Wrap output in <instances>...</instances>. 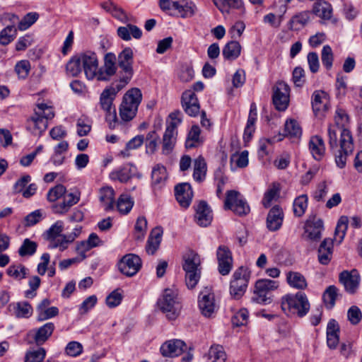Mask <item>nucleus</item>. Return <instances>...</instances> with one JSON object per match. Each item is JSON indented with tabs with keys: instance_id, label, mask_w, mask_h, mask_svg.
<instances>
[{
	"instance_id": "obj_1",
	"label": "nucleus",
	"mask_w": 362,
	"mask_h": 362,
	"mask_svg": "<svg viewBox=\"0 0 362 362\" xmlns=\"http://www.w3.org/2000/svg\"><path fill=\"white\" fill-rule=\"evenodd\" d=\"M125 86L117 83L115 86H109L105 88L100 96V107L106 112L105 119L111 129L118 128L121 124L117 116V112L113 107V100L117 94Z\"/></svg>"
},
{
	"instance_id": "obj_2",
	"label": "nucleus",
	"mask_w": 362,
	"mask_h": 362,
	"mask_svg": "<svg viewBox=\"0 0 362 362\" xmlns=\"http://www.w3.org/2000/svg\"><path fill=\"white\" fill-rule=\"evenodd\" d=\"M142 100V94L140 89L133 88L129 89L123 96L122 101L119 107L120 119L119 122L122 127L124 122L133 119L138 111V107Z\"/></svg>"
},
{
	"instance_id": "obj_3",
	"label": "nucleus",
	"mask_w": 362,
	"mask_h": 362,
	"mask_svg": "<svg viewBox=\"0 0 362 362\" xmlns=\"http://www.w3.org/2000/svg\"><path fill=\"white\" fill-rule=\"evenodd\" d=\"M34 112L27 121L28 129L33 135L40 136L47 128V120L54 117V112L52 107L45 103L37 104Z\"/></svg>"
},
{
	"instance_id": "obj_4",
	"label": "nucleus",
	"mask_w": 362,
	"mask_h": 362,
	"mask_svg": "<svg viewBox=\"0 0 362 362\" xmlns=\"http://www.w3.org/2000/svg\"><path fill=\"white\" fill-rule=\"evenodd\" d=\"M310 307L306 295L302 292H298L296 295H286L281 298V308L287 315H296L303 317L308 314Z\"/></svg>"
},
{
	"instance_id": "obj_5",
	"label": "nucleus",
	"mask_w": 362,
	"mask_h": 362,
	"mask_svg": "<svg viewBox=\"0 0 362 362\" xmlns=\"http://www.w3.org/2000/svg\"><path fill=\"white\" fill-rule=\"evenodd\" d=\"M182 268L185 272V282L188 288H193L197 284L201 276L200 258L197 253L188 251L183 256Z\"/></svg>"
},
{
	"instance_id": "obj_6",
	"label": "nucleus",
	"mask_w": 362,
	"mask_h": 362,
	"mask_svg": "<svg viewBox=\"0 0 362 362\" xmlns=\"http://www.w3.org/2000/svg\"><path fill=\"white\" fill-rule=\"evenodd\" d=\"M157 306L170 320H175L180 315L182 308L177 295L169 288L165 289L158 298Z\"/></svg>"
},
{
	"instance_id": "obj_7",
	"label": "nucleus",
	"mask_w": 362,
	"mask_h": 362,
	"mask_svg": "<svg viewBox=\"0 0 362 362\" xmlns=\"http://www.w3.org/2000/svg\"><path fill=\"white\" fill-rule=\"evenodd\" d=\"M117 62L119 67L117 72L118 83L126 86L134 75V52L130 47H125L118 54Z\"/></svg>"
},
{
	"instance_id": "obj_8",
	"label": "nucleus",
	"mask_w": 362,
	"mask_h": 362,
	"mask_svg": "<svg viewBox=\"0 0 362 362\" xmlns=\"http://www.w3.org/2000/svg\"><path fill=\"white\" fill-rule=\"evenodd\" d=\"M182 115L180 110L174 111L169 115L170 121L167 122V127L162 141L164 154L170 153L175 144L177 134V127L182 122Z\"/></svg>"
},
{
	"instance_id": "obj_9",
	"label": "nucleus",
	"mask_w": 362,
	"mask_h": 362,
	"mask_svg": "<svg viewBox=\"0 0 362 362\" xmlns=\"http://www.w3.org/2000/svg\"><path fill=\"white\" fill-rule=\"evenodd\" d=\"M250 272L244 267H240L233 273L230 283V294L233 298L238 300L245 294L249 280Z\"/></svg>"
},
{
	"instance_id": "obj_10",
	"label": "nucleus",
	"mask_w": 362,
	"mask_h": 362,
	"mask_svg": "<svg viewBox=\"0 0 362 362\" xmlns=\"http://www.w3.org/2000/svg\"><path fill=\"white\" fill-rule=\"evenodd\" d=\"M279 287L276 281L262 279L255 283L252 300L260 304H268L272 302V291Z\"/></svg>"
},
{
	"instance_id": "obj_11",
	"label": "nucleus",
	"mask_w": 362,
	"mask_h": 362,
	"mask_svg": "<svg viewBox=\"0 0 362 362\" xmlns=\"http://www.w3.org/2000/svg\"><path fill=\"white\" fill-rule=\"evenodd\" d=\"M224 209L231 210L240 216L247 215L250 211L247 202L243 198L240 192L235 190L227 191Z\"/></svg>"
},
{
	"instance_id": "obj_12",
	"label": "nucleus",
	"mask_w": 362,
	"mask_h": 362,
	"mask_svg": "<svg viewBox=\"0 0 362 362\" xmlns=\"http://www.w3.org/2000/svg\"><path fill=\"white\" fill-rule=\"evenodd\" d=\"M340 149L339 153L335 156V162L340 168H344L346 163L347 157L354 151V142L351 132L349 129H343L339 140Z\"/></svg>"
},
{
	"instance_id": "obj_13",
	"label": "nucleus",
	"mask_w": 362,
	"mask_h": 362,
	"mask_svg": "<svg viewBox=\"0 0 362 362\" xmlns=\"http://www.w3.org/2000/svg\"><path fill=\"white\" fill-rule=\"evenodd\" d=\"M83 71L88 80L97 78L99 69V62L97 54L91 51H86L78 54Z\"/></svg>"
},
{
	"instance_id": "obj_14",
	"label": "nucleus",
	"mask_w": 362,
	"mask_h": 362,
	"mask_svg": "<svg viewBox=\"0 0 362 362\" xmlns=\"http://www.w3.org/2000/svg\"><path fill=\"white\" fill-rule=\"evenodd\" d=\"M119 69L117 62V57L112 52H107L103 58V65L99 68L97 79L98 81H107L115 76H117Z\"/></svg>"
},
{
	"instance_id": "obj_15",
	"label": "nucleus",
	"mask_w": 362,
	"mask_h": 362,
	"mask_svg": "<svg viewBox=\"0 0 362 362\" xmlns=\"http://www.w3.org/2000/svg\"><path fill=\"white\" fill-rule=\"evenodd\" d=\"M141 267V259L134 254L124 255L118 263L119 270L127 276H134Z\"/></svg>"
},
{
	"instance_id": "obj_16",
	"label": "nucleus",
	"mask_w": 362,
	"mask_h": 362,
	"mask_svg": "<svg viewBox=\"0 0 362 362\" xmlns=\"http://www.w3.org/2000/svg\"><path fill=\"white\" fill-rule=\"evenodd\" d=\"M80 198L81 192L78 190L69 193L66 192L62 197L61 202L52 206V211L55 214L64 215L80 201Z\"/></svg>"
},
{
	"instance_id": "obj_17",
	"label": "nucleus",
	"mask_w": 362,
	"mask_h": 362,
	"mask_svg": "<svg viewBox=\"0 0 362 362\" xmlns=\"http://www.w3.org/2000/svg\"><path fill=\"white\" fill-rule=\"evenodd\" d=\"M289 86L284 81L278 82L273 94V103L279 111H284L289 103Z\"/></svg>"
},
{
	"instance_id": "obj_18",
	"label": "nucleus",
	"mask_w": 362,
	"mask_h": 362,
	"mask_svg": "<svg viewBox=\"0 0 362 362\" xmlns=\"http://www.w3.org/2000/svg\"><path fill=\"white\" fill-rule=\"evenodd\" d=\"M312 107L316 117H323L329 109V95L321 90H315L312 95Z\"/></svg>"
},
{
	"instance_id": "obj_19",
	"label": "nucleus",
	"mask_w": 362,
	"mask_h": 362,
	"mask_svg": "<svg viewBox=\"0 0 362 362\" xmlns=\"http://www.w3.org/2000/svg\"><path fill=\"white\" fill-rule=\"evenodd\" d=\"M218 263V272L223 275H228L233 268V257L230 250L225 245H220L216 252Z\"/></svg>"
},
{
	"instance_id": "obj_20",
	"label": "nucleus",
	"mask_w": 362,
	"mask_h": 362,
	"mask_svg": "<svg viewBox=\"0 0 362 362\" xmlns=\"http://www.w3.org/2000/svg\"><path fill=\"white\" fill-rule=\"evenodd\" d=\"M182 107L190 117H196L200 112L199 100L193 90H187L182 93Z\"/></svg>"
},
{
	"instance_id": "obj_21",
	"label": "nucleus",
	"mask_w": 362,
	"mask_h": 362,
	"mask_svg": "<svg viewBox=\"0 0 362 362\" xmlns=\"http://www.w3.org/2000/svg\"><path fill=\"white\" fill-rule=\"evenodd\" d=\"M199 308L205 317H211L216 310L214 295L211 290L205 288L199 296Z\"/></svg>"
},
{
	"instance_id": "obj_22",
	"label": "nucleus",
	"mask_w": 362,
	"mask_h": 362,
	"mask_svg": "<svg viewBox=\"0 0 362 362\" xmlns=\"http://www.w3.org/2000/svg\"><path fill=\"white\" fill-rule=\"evenodd\" d=\"M339 281L348 293L353 294L358 288L360 276L356 269L351 272L344 270L339 274Z\"/></svg>"
},
{
	"instance_id": "obj_23",
	"label": "nucleus",
	"mask_w": 362,
	"mask_h": 362,
	"mask_svg": "<svg viewBox=\"0 0 362 362\" xmlns=\"http://www.w3.org/2000/svg\"><path fill=\"white\" fill-rule=\"evenodd\" d=\"M213 219L212 211L204 201H201L196 207L195 221L202 227H206L211 224Z\"/></svg>"
},
{
	"instance_id": "obj_24",
	"label": "nucleus",
	"mask_w": 362,
	"mask_h": 362,
	"mask_svg": "<svg viewBox=\"0 0 362 362\" xmlns=\"http://www.w3.org/2000/svg\"><path fill=\"white\" fill-rule=\"evenodd\" d=\"M175 195L181 206L187 208L189 206L193 192L188 183H181L175 186Z\"/></svg>"
},
{
	"instance_id": "obj_25",
	"label": "nucleus",
	"mask_w": 362,
	"mask_h": 362,
	"mask_svg": "<svg viewBox=\"0 0 362 362\" xmlns=\"http://www.w3.org/2000/svg\"><path fill=\"white\" fill-rule=\"evenodd\" d=\"M323 230L324 223L321 218L313 216L307 221L305 232L310 240L314 241L320 240Z\"/></svg>"
},
{
	"instance_id": "obj_26",
	"label": "nucleus",
	"mask_w": 362,
	"mask_h": 362,
	"mask_svg": "<svg viewBox=\"0 0 362 362\" xmlns=\"http://www.w3.org/2000/svg\"><path fill=\"white\" fill-rule=\"evenodd\" d=\"M312 12L303 11L293 15L288 23V29L298 31L303 28L310 21Z\"/></svg>"
},
{
	"instance_id": "obj_27",
	"label": "nucleus",
	"mask_w": 362,
	"mask_h": 362,
	"mask_svg": "<svg viewBox=\"0 0 362 362\" xmlns=\"http://www.w3.org/2000/svg\"><path fill=\"white\" fill-rule=\"evenodd\" d=\"M284 213L279 206H273L267 217V227L271 231L278 230L283 223Z\"/></svg>"
},
{
	"instance_id": "obj_28",
	"label": "nucleus",
	"mask_w": 362,
	"mask_h": 362,
	"mask_svg": "<svg viewBox=\"0 0 362 362\" xmlns=\"http://www.w3.org/2000/svg\"><path fill=\"white\" fill-rule=\"evenodd\" d=\"M136 167L134 165L127 163L110 174L112 180H118L120 182H127L136 173Z\"/></svg>"
},
{
	"instance_id": "obj_29",
	"label": "nucleus",
	"mask_w": 362,
	"mask_h": 362,
	"mask_svg": "<svg viewBox=\"0 0 362 362\" xmlns=\"http://www.w3.org/2000/svg\"><path fill=\"white\" fill-rule=\"evenodd\" d=\"M185 344L180 339L170 340L165 342L160 347L163 356L174 357L181 354Z\"/></svg>"
},
{
	"instance_id": "obj_30",
	"label": "nucleus",
	"mask_w": 362,
	"mask_h": 362,
	"mask_svg": "<svg viewBox=\"0 0 362 362\" xmlns=\"http://www.w3.org/2000/svg\"><path fill=\"white\" fill-rule=\"evenodd\" d=\"M54 327L52 322H47L40 327L32 330L30 333H33L35 343L38 346L42 345L51 337Z\"/></svg>"
},
{
	"instance_id": "obj_31",
	"label": "nucleus",
	"mask_w": 362,
	"mask_h": 362,
	"mask_svg": "<svg viewBox=\"0 0 362 362\" xmlns=\"http://www.w3.org/2000/svg\"><path fill=\"white\" fill-rule=\"evenodd\" d=\"M8 309L17 318H29L33 312V307L27 301L11 303Z\"/></svg>"
},
{
	"instance_id": "obj_32",
	"label": "nucleus",
	"mask_w": 362,
	"mask_h": 362,
	"mask_svg": "<svg viewBox=\"0 0 362 362\" xmlns=\"http://www.w3.org/2000/svg\"><path fill=\"white\" fill-rule=\"evenodd\" d=\"M339 326L338 322L331 319L327 327V344L329 349L337 348L339 341Z\"/></svg>"
},
{
	"instance_id": "obj_33",
	"label": "nucleus",
	"mask_w": 362,
	"mask_h": 362,
	"mask_svg": "<svg viewBox=\"0 0 362 362\" xmlns=\"http://www.w3.org/2000/svg\"><path fill=\"white\" fill-rule=\"evenodd\" d=\"M163 233L161 227H156L151 231L146 245V250L148 254L153 255L159 248Z\"/></svg>"
},
{
	"instance_id": "obj_34",
	"label": "nucleus",
	"mask_w": 362,
	"mask_h": 362,
	"mask_svg": "<svg viewBox=\"0 0 362 362\" xmlns=\"http://www.w3.org/2000/svg\"><path fill=\"white\" fill-rule=\"evenodd\" d=\"M312 15L315 14L322 20L327 21L332 16V5L324 0H319L313 4Z\"/></svg>"
},
{
	"instance_id": "obj_35",
	"label": "nucleus",
	"mask_w": 362,
	"mask_h": 362,
	"mask_svg": "<svg viewBox=\"0 0 362 362\" xmlns=\"http://www.w3.org/2000/svg\"><path fill=\"white\" fill-rule=\"evenodd\" d=\"M196 11L195 4L189 0H176L175 15L181 18L192 17Z\"/></svg>"
},
{
	"instance_id": "obj_36",
	"label": "nucleus",
	"mask_w": 362,
	"mask_h": 362,
	"mask_svg": "<svg viewBox=\"0 0 362 362\" xmlns=\"http://www.w3.org/2000/svg\"><path fill=\"white\" fill-rule=\"evenodd\" d=\"M333 242L330 238H325L318 249V260L320 264L327 265L332 256Z\"/></svg>"
},
{
	"instance_id": "obj_37",
	"label": "nucleus",
	"mask_w": 362,
	"mask_h": 362,
	"mask_svg": "<svg viewBox=\"0 0 362 362\" xmlns=\"http://www.w3.org/2000/svg\"><path fill=\"white\" fill-rule=\"evenodd\" d=\"M309 149L317 160H320L325 152V142L320 136H314L311 137L309 141Z\"/></svg>"
},
{
	"instance_id": "obj_38",
	"label": "nucleus",
	"mask_w": 362,
	"mask_h": 362,
	"mask_svg": "<svg viewBox=\"0 0 362 362\" xmlns=\"http://www.w3.org/2000/svg\"><path fill=\"white\" fill-rule=\"evenodd\" d=\"M100 201L105 211L114 209L115 191L110 187H102L100 189Z\"/></svg>"
},
{
	"instance_id": "obj_39",
	"label": "nucleus",
	"mask_w": 362,
	"mask_h": 362,
	"mask_svg": "<svg viewBox=\"0 0 362 362\" xmlns=\"http://www.w3.org/2000/svg\"><path fill=\"white\" fill-rule=\"evenodd\" d=\"M118 36L124 40H131V35L136 39H139L142 32L137 26L127 24L126 26H121L117 28Z\"/></svg>"
},
{
	"instance_id": "obj_40",
	"label": "nucleus",
	"mask_w": 362,
	"mask_h": 362,
	"mask_svg": "<svg viewBox=\"0 0 362 362\" xmlns=\"http://www.w3.org/2000/svg\"><path fill=\"white\" fill-rule=\"evenodd\" d=\"M241 52V45L238 41L228 42L223 48L222 54L225 59L233 61L236 59Z\"/></svg>"
},
{
	"instance_id": "obj_41",
	"label": "nucleus",
	"mask_w": 362,
	"mask_h": 362,
	"mask_svg": "<svg viewBox=\"0 0 362 362\" xmlns=\"http://www.w3.org/2000/svg\"><path fill=\"white\" fill-rule=\"evenodd\" d=\"M167 179V171L165 166L157 164L153 168L151 173L152 185L160 188Z\"/></svg>"
},
{
	"instance_id": "obj_42",
	"label": "nucleus",
	"mask_w": 362,
	"mask_h": 362,
	"mask_svg": "<svg viewBox=\"0 0 362 362\" xmlns=\"http://www.w3.org/2000/svg\"><path fill=\"white\" fill-rule=\"evenodd\" d=\"M201 129L198 125H193L187 134L185 141L187 148H192L202 144L203 140L200 137Z\"/></svg>"
},
{
	"instance_id": "obj_43",
	"label": "nucleus",
	"mask_w": 362,
	"mask_h": 362,
	"mask_svg": "<svg viewBox=\"0 0 362 362\" xmlns=\"http://www.w3.org/2000/svg\"><path fill=\"white\" fill-rule=\"evenodd\" d=\"M286 281L288 285L297 289H305L307 281L305 276L297 272H288L286 274Z\"/></svg>"
},
{
	"instance_id": "obj_44",
	"label": "nucleus",
	"mask_w": 362,
	"mask_h": 362,
	"mask_svg": "<svg viewBox=\"0 0 362 362\" xmlns=\"http://www.w3.org/2000/svg\"><path fill=\"white\" fill-rule=\"evenodd\" d=\"M134 204V199L130 195L122 194L117 199V209L121 214L126 215L130 212Z\"/></svg>"
},
{
	"instance_id": "obj_45",
	"label": "nucleus",
	"mask_w": 362,
	"mask_h": 362,
	"mask_svg": "<svg viewBox=\"0 0 362 362\" xmlns=\"http://www.w3.org/2000/svg\"><path fill=\"white\" fill-rule=\"evenodd\" d=\"M209 362H226V354L221 345H213L210 347L208 355Z\"/></svg>"
},
{
	"instance_id": "obj_46",
	"label": "nucleus",
	"mask_w": 362,
	"mask_h": 362,
	"mask_svg": "<svg viewBox=\"0 0 362 362\" xmlns=\"http://www.w3.org/2000/svg\"><path fill=\"white\" fill-rule=\"evenodd\" d=\"M206 163L202 156H199L194 161L193 177L197 182H202L206 176Z\"/></svg>"
},
{
	"instance_id": "obj_47",
	"label": "nucleus",
	"mask_w": 362,
	"mask_h": 362,
	"mask_svg": "<svg viewBox=\"0 0 362 362\" xmlns=\"http://www.w3.org/2000/svg\"><path fill=\"white\" fill-rule=\"evenodd\" d=\"M308 197L306 194H301L296 197L293 204V214L297 217H301L308 208Z\"/></svg>"
},
{
	"instance_id": "obj_48",
	"label": "nucleus",
	"mask_w": 362,
	"mask_h": 362,
	"mask_svg": "<svg viewBox=\"0 0 362 362\" xmlns=\"http://www.w3.org/2000/svg\"><path fill=\"white\" fill-rule=\"evenodd\" d=\"M66 74L72 77L78 76L83 71L78 54L74 56L66 64Z\"/></svg>"
},
{
	"instance_id": "obj_49",
	"label": "nucleus",
	"mask_w": 362,
	"mask_h": 362,
	"mask_svg": "<svg viewBox=\"0 0 362 362\" xmlns=\"http://www.w3.org/2000/svg\"><path fill=\"white\" fill-rule=\"evenodd\" d=\"M284 135L290 137H300L302 134L301 128L296 120L288 119L284 125Z\"/></svg>"
},
{
	"instance_id": "obj_50",
	"label": "nucleus",
	"mask_w": 362,
	"mask_h": 362,
	"mask_svg": "<svg viewBox=\"0 0 362 362\" xmlns=\"http://www.w3.org/2000/svg\"><path fill=\"white\" fill-rule=\"evenodd\" d=\"M279 185L277 183H273L264 193V198L262 199V204L266 208L270 206L272 202L279 197Z\"/></svg>"
},
{
	"instance_id": "obj_51",
	"label": "nucleus",
	"mask_w": 362,
	"mask_h": 362,
	"mask_svg": "<svg viewBox=\"0 0 362 362\" xmlns=\"http://www.w3.org/2000/svg\"><path fill=\"white\" fill-rule=\"evenodd\" d=\"M37 247V244L35 242L25 238L18 249V255L21 257L32 256L36 252Z\"/></svg>"
},
{
	"instance_id": "obj_52",
	"label": "nucleus",
	"mask_w": 362,
	"mask_h": 362,
	"mask_svg": "<svg viewBox=\"0 0 362 362\" xmlns=\"http://www.w3.org/2000/svg\"><path fill=\"white\" fill-rule=\"evenodd\" d=\"M71 243L66 234H62L49 240L48 247L49 249L59 248L60 251H64L68 248L69 245Z\"/></svg>"
},
{
	"instance_id": "obj_53",
	"label": "nucleus",
	"mask_w": 362,
	"mask_h": 362,
	"mask_svg": "<svg viewBox=\"0 0 362 362\" xmlns=\"http://www.w3.org/2000/svg\"><path fill=\"white\" fill-rule=\"evenodd\" d=\"M17 35V28L12 26H6L0 32V44L7 45L11 42Z\"/></svg>"
},
{
	"instance_id": "obj_54",
	"label": "nucleus",
	"mask_w": 362,
	"mask_h": 362,
	"mask_svg": "<svg viewBox=\"0 0 362 362\" xmlns=\"http://www.w3.org/2000/svg\"><path fill=\"white\" fill-rule=\"evenodd\" d=\"M334 122L336 124L335 127L340 129L341 134L343 129H347L346 127L349 122V117L344 110L337 108L335 112Z\"/></svg>"
},
{
	"instance_id": "obj_55",
	"label": "nucleus",
	"mask_w": 362,
	"mask_h": 362,
	"mask_svg": "<svg viewBox=\"0 0 362 362\" xmlns=\"http://www.w3.org/2000/svg\"><path fill=\"white\" fill-rule=\"evenodd\" d=\"M348 223L349 219L347 216H342L339 218L334 231L335 238L339 243H341L345 236Z\"/></svg>"
},
{
	"instance_id": "obj_56",
	"label": "nucleus",
	"mask_w": 362,
	"mask_h": 362,
	"mask_svg": "<svg viewBox=\"0 0 362 362\" xmlns=\"http://www.w3.org/2000/svg\"><path fill=\"white\" fill-rule=\"evenodd\" d=\"M66 188L62 184L57 185L49 189L47 199L49 202H55L64 195Z\"/></svg>"
},
{
	"instance_id": "obj_57",
	"label": "nucleus",
	"mask_w": 362,
	"mask_h": 362,
	"mask_svg": "<svg viewBox=\"0 0 362 362\" xmlns=\"http://www.w3.org/2000/svg\"><path fill=\"white\" fill-rule=\"evenodd\" d=\"M28 269L23 264L11 265L7 269V274L17 280L25 279Z\"/></svg>"
},
{
	"instance_id": "obj_58",
	"label": "nucleus",
	"mask_w": 362,
	"mask_h": 362,
	"mask_svg": "<svg viewBox=\"0 0 362 362\" xmlns=\"http://www.w3.org/2000/svg\"><path fill=\"white\" fill-rule=\"evenodd\" d=\"M135 238L137 240H142L147 230V220L144 216H139L136 219L135 226Z\"/></svg>"
},
{
	"instance_id": "obj_59",
	"label": "nucleus",
	"mask_w": 362,
	"mask_h": 362,
	"mask_svg": "<svg viewBox=\"0 0 362 362\" xmlns=\"http://www.w3.org/2000/svg\"><path fill=\"white\" fill-rule=\"evenodd\" d=\"M38 18L39 14L36 12H30L27 13L21 20L19 18V30H27L37 21Z\"/></svg>"
},
{
	"instance_id": "obj_60",
	"label": "nucleus",
	"mask_w": 362,
	"mask_h": 362,
	"mask_svg": "<svg viewBox=\"0 0 362 362\" xmlns=\"http://www.w3.org/2000/svg\"><path fill=\"white\" fill-rule=\"evenodd\" d=\"M321 60L323 66L327 69H330L332 66L334 56L330 46L325 45L322 47L321 53Z\"/></svg>"
},
{
	"instance_id": "obj_61",
	"label": "nucleus",
	"mask_w": 362,
	"mask_h": 362,
	"mask_svg": "<svg viewBox=\"0 0 362 362\" xmlns=\"http://www.w3.org/2000/svg\"><path fill=\"white\" fill-rule=\"evenodd\" d=\"M46 355L44 348H39L37 350L30 351L26 353L25 362H42Z\"/></svg>"
},
{
	"instance_id": "obj_62",
	"label": "nucleus",
	"mask_w": 362,
	"mask_h": 362,
	"mask_svg": "<svg viewBox=\"0 0 362 362\" xmlns=\"http://www.w3.org/2000/svg\"><path fill=\"white\" fill-rule=\"evenodd\" d=\"M64 228V223L62 221H57L46 231V238L49 240L59 236Z\"/></svg>"
},
{
	"instance_id": "obj_63",
	"label": "nucleus",
	"mask_w": 362,
	"mask_h": 362,
	"mask_svg": "<svg viewBox=\"0 0 362 362\" xmlns=\"http://www.w3.org/2000/svg\"><path fill=\"white\" fill-rule=\"evenodd\" d=\"M122 300V295L119 289L114 290L105 299L106 305L110 308H115L119 305Z\"/></svg>"
},
{
	"instance_id": "obj_64",
	"label": "nucleus",
	"mask_w": 362,
	"mask_h": 362,
	"mask_svg": "<svg viewBox=\"0 0 362 362\" xmlns=\"http://www.w3.org/2000/svg\"><path fill=\"white\" fill-rule=\"evenodd\" d=\"M30 70V63L28 60H21L15 66V71L20 78H25Z\"/></svg>"
}]
</instances>
